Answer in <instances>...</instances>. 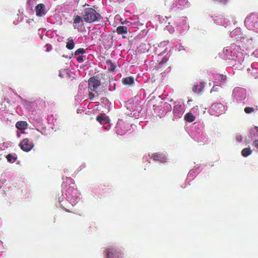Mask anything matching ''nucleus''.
<instances>
[{"label":"nucleus","instance_id":"nucleus-1","mask_svg":"<svg viewBox=\"0 0 258 258\" xmlns=\"http://www.w3.org/2000/svg\"><path fill=\"white\" fill-rule=\"evenodd\" d=\"M102 19L101 15L94 9L85 8L81 13V16L75 15L73 17V27L79 29L84 26L83 23L98 24Z\"/></svg>","mask_w":258,"mask_h":258},{"label":"nucleus","instance_id":"nucleus-29","mask_svg":"<svg viewBox=\"0 0 258 258\" xmlns=\"http://www.w3.org/2000/svg\"><path fill=\"white\" fill-rule=\"evenodd\" d=\"M237 140L238 141V142H241V140H242V138H238L237 137Z\"/></svg>","mask_w":258,"mask_h":258},{"label":"nucleus","instance_id":"nucleus-13","mask_svg":"<svg viewBox=\"0 0 258 258\" xmlns=\"http://www.w3.org/2000/svg\"><path fill=\"white\" fill-rule=\"evenodd\" d=\"M184 117V120L189 122L194 121L196 118V117L191 112L186 113Z\"/></svg>","mask_w":258,"mask_h":258},{"label":"nucleus","instance_id":"nucleus-5","mask_svg":"<svg viewBox=\"0 0 258 258\" xmlns=\"http://www.w3.org/2000/svg\"><path fill=\"white\" fill-rule=\"evenodd\" d=\"M211 111L217 114H222L224 112V106L220 103H214L211 106Z\"/></svg>","mask_w":258,"mask_h":258},{"label":"nucleus","instance_id":"nucleus-28","mask_svg":"<svg viewBox=\"0 0 258 258\" xmlns=\"http://www.w3.org/2000/svg\"><path fill=\"white\" fill-rule=\"evenodd\" d=\"M128 23V21L126 20H125L123 22H121L122 24H125V23Z\"/></svg>","mask_w":258,"mask_h":258},{"label":"nucleus","instance_id":"nucleus-6","mask_svg":"<svg viewBox=\"0 0 258 258\" xmlns=\"http://www.w3.org/2000/svg\"><path fill=\"white\" fill-rule=\"evenodd\" d=\"M245 22L251 24L253 26H255L258 24V14L252 13L249 16L246 17Z\"/></svg>","mask_w":258,"mask_h":258},{"label":"nucleus","instance_id":"nucleus-11","mask_svg":"<svg viewBox=\"0 0 258 258\" xmlns=\"http://www.w3.org/2000/svg\"><path fill=\"white\" fill-rule=\"evenodd\" d=\"M106 63L107 66V69L110 72L113 73L115 72L116 66L112 63L111 59H107Z\"/></svg>","mask_w":258,"mask_h":258},{"label":"nucleus","instance_id":"nucleus-23","mask_svg":"<svg viewBox=\"0 0 258 258\" xmlns=\"http://www.w3.org/2000/svg\"><path fill=\"white\" fill-rule=\"evenodd\" d=\"M253 145L258 149V140H255L253 141Z\"/></svg>","mask_w":258,"mask_h":258},{"label":"nucleus","instance_id":"nucleus-19","mask_svg":"<svg viewBox=\"0 0 258 258\" xmlns=\"http://www.w3.org/2000/svg\"><path fill=\"white\" fill-rule=\"evenodd\" d=\"M86 52V50L85 49L83 48H80L76 50L75 54L76 55H78L80 54H83Z\"/></svg>","mask_w":258,"mask_h":258},{"label":"nucleus","instance_id":"nucleus-25","mask_svg":"<svg viewBox=\"0 0 258 258\" xmlns=\"http://www.w3.org/2000/svg\"><path fill=\"white\" fill-rule=\"evenodd\" d=\"M205 83L204 82H202L200 83L199 87L201 88V90H203V88L205 87Z\"/></svg>","mask_w":258,"mask_h":258},{"label":"nucleus","instance_id":"nucleus-27","mask_svg":"<svg viewBox=\"0 0 258 258\" xmlns=\"http://www.w3.org/2000/svg\"><path fill=\"white\" fill-rule=\"evenodd\" d=\"M220 77H221V80H224L226 78V77L225 76H224L223 75H220Z\"/></svg>","mask_w":258,"mask_h":258},{"label":"nucleus","instance_id":"nucleus-20","mask_svg":"<svg viewBox=\"0 0 258 258\" xmlns=\"http://www.w3.org/2000/svg\"><path fill=\"white\" fill-rule=\"evenodd\" d=\"M255 109L253 107L247 106L244 108V111L246 113L249 114L253 112Z\"/></svg>","mask_w":258,"mask_h":258},{"label":"nucleus","instance_id":"nucleus-17","mask_svg":"<svg viewBox=\"0 0 258 258\" xmlns=\"http://www.w3.org/2000/svg\"><path fill=\"white\" fill-rule=\"evenodd\" d=\"M6 159L9 162L14 163L17 158L12 154H9L6 156Z\"/></svg>","mask_w":258,"mask_h":258},{"label":"nucleus","instance_id":"nucleus-16","mask_svg":"<svg viewBox=\"0 0 258 258\" xmlns=\"http://www.w3.org/2000/svg\"><path fill=\"white\" fill-rule=\"evenodd\" d=\"M75 46V43L72 39H69L68 42L67 43L66 47L69 49H72L74 48Z\"/></svg>","mask_w":258,"mask_h":258},{"label":"nucleus","instance_id":"nucleus-15","mask_svg":"<svg viewBox=\"0 0 258 258\" xmlns=\"http://www.w3.org/2000/svg\"><path fill=\"white\" fill-rule=\"evenodd\" d=\"M151 159H153L155 161H162V155L161 154L158 153H153L151 155Z\"/></svg>","mask_w":258,"mask_h":258},{"label":"nucleus","instance_id":"nucleus-7","mask_svg":"<svg viewBox=\"0 0 258 258\" xmlns=\"http://www.w3.org/2000/svg\"><path fill=\"white\" fill-rule=\"evenodd\" d=\"M36 15L37 16L41 17L45 15V7L43 4H39L35 7Z\"/></svg>","mask_w":258,"mask_h":258},{"label":"nucleus","instance_id":"nucleus-21","mask_svg":"<svg viewBox=\"0 0 258 258\" xmlns=\"http://www.w3.org/2000/svg\"><path fill=\"white\" fill-rule=\"evenodd\" d=\"M251 133H254L255 134L258 133V127L256 126H254L253 128L251 130Z\"/></svg>","mask_w":258,"mask_h":258},{"label":"nucleus","instance_id":"nucleus-4","mask_svg":"<svg viewBox=\"0 0 258 258\" xmlns=\"http://www.w3.org/2000/svg\"><path fill=\"white\" fill-rule=\"evenodd\" d=\"M107 258H122V254L113 248L106 249Z\"/></svg>","mask_w":258,"mask_h":258},{"label":"nucleus","instance_id":"nucleus-22","mask_svg":"<svg viewBox=\"0 0 258 258\" xmlns=\"http://www.w3.org/2000/svg\"><path fill=\"white\" fill-rule=\"evenodd\" d=\"M215 3H224L226 4L227 0H213Z\"/></svg>","mask_w":258,"mask_h":258},{"label":"nucleus","instance_id":"nucleus-3","mask_svg":"<svg viewBox=\"0 0 258 258\" xmlns=\"http://www.w3.org/2000/svg\"><path fill=\"white\" fill-rule=\"evenodd\" d=\"M19 146L23 151L29 152L33 148L34 144L28 138H24L20 143Z\"/></svg>","mask_w":258,"mask_h":258},{"label":"nucleus","instance_id":"nucleus-24","mask_svg":"<svg viewBox=\"0 0 258 258\" xmlns=\"http://www.w3.org/2000/svg\"><path fill=\"white\" fill-rule=\"evenodd\" d=\"M167 61V57H164L163 58V59H162V61L160 62V64H163V63H164L165 62H166Z\"/></svg>","mask_w":258,"mask_h":258},{"label":"nucleus","instance_id":"nucleus-31","mask_svg":"<svg viewBox=\"0 0 258 258\" xmlns=\"http://www.w3.org/2000/svg\"><path fill=\"white\" fill-rule=\"evenodd\" d=\"M191 101H192V100H191V99H190V100H189L187 101V103L189 104V103H191Z\"/></svg>","mask_w":258,"mask_h":258},{"label":"nucleus","instance_id":"nucleus-32","mask_svg":"<svg viewBox=\"0 0 258 258\" xmlns=\"http://www.w3.org/2000/svg\"><path fill=\"white\" fill-rule=\"evenodd\" d=\"M68 193L70 195H71V193H70V189L68 190Z\"/></svg>","mask_w":258,"mask_h":258},{"label":"nucleus","instance_id":"nucleus-8","mask_svg":"<svg viewBox=\"0 0 258 258\" xmlns=\"http://www.w3.org/2000/svg\"><path fill=\"white\" fill-rule=\"evenodd\" d=\"M96 119L101 124H105L109 122V119L105 114H101L97 116Z\"/></svg>","mask_w":258,"mask_h":258},{"label":"nucleus","instance_id":"nucleus-18","mask_svg":"<svg viewBox=\"0 0 258 258\" xmlns=\"http://www.w3.org/2000/svg\"><path fill=\"white\" fill-rule=\"evenodd\" d=\"M192 91L196 93H200L202 92L201 88L198 85H195L192 89Z\"/></svg>","mask_w":258,"mask_h":258},{"label":"nucleus","instance_id":"nucleus-9","mask_svg":"<svg viewBox=\"0 0 258 258\" xmlns=\"http://www.w3.org/2000/svg\"><path fill=\"white\" fill-rule=\"evenodd\" d=\"M116 32L117 34H125L128 32V28L126 26H119L116 28Z\"/></svg>","mask_w":258,"mask_h":258},{"label":"nucleus","instance_id":"nucleus-30","mask_svg":"<svg viewBox=\"0 0 258 258\" xmlns=\"http://www.w3.org/2000/svg\"><path fill=\"white\" fill-rule=\"evenodd\" d=\"M191 101H192V100H191V99H190V100H189L187 101V103L189 104V103H191Z\"/></svg>","mask_w":258,"mask_h":258},{"label":"nucleus","instance_id":"nucleus-14","mask_svg":"<svg viewBox=\"0 0 258 258\" xmlns=\"http://www.w3.org/2000/svg\"><path fill=\"white\" fill-rule=\"evenodd\" d=\"M252 153V151L249 147L243 148L241 151V155L244 157H247Z\"/></svg>","mask_w":258,"mask_h":258},{"label":"nucleus","instance_id":"nucleus-26","mask_svg":"<svg viewBox=\"0 0 258 258\" xmlns=\"http://www.w3.org/2000/svg\"><path fill=\"white\" fill-rule=\"evenodd\" d=\"M83 57L82 56H79L77 58V60L79 61V62L83 61Z\"/></svg>","mask_w":258,"mask_h":258},{"label":"nucleus","instance_id":"nucleus-10","mask_svg":"<svg viewBox=\"0 0 258 258\" xmlns=\"http://www.w3.org/2000/svg\"><path fill=\"white\" fill-rule=\"evenodd\" d=\"M122 82L124 85H132L135 82L134 78L132 76L125 77L122 79Z\"/></svg>","mask_w":258,"mask_h":258},{"label":"nucleus","instance_id":"nucleus-12","mask_svg":"<svg viewBox=\"0 0 258 258\" xmlns=\"http://www.w3.org/2000/svg\"><path fill=\"white\" fill-rule=\"evenodd\" d=\"M27 126V123L25 121H20L16 123V127L20 130H25Z\"/></svg>","mask_w":258,"mask_h":258},{"label":"nucleus","instance_id":"nucleus-2","mask_svg":"<svg viewBox=\"0 0 258 258\" xmlns=\"http://www.w3.org/2000/svg\"><path fill=\"white\" fill-rule=\"evenodd\" d=\"M89 84V98L90 99H93V98L98 96V92L99 90L100 86L101 85V81L97 77H91L88 81Z\"/></svg>","mask_w":258,"mask_h":258}]
</instances>
